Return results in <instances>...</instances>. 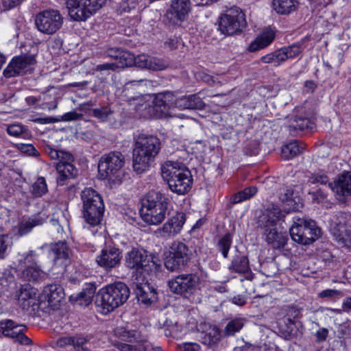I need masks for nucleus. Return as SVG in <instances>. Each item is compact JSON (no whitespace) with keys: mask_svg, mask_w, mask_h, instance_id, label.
I'll list each match as a JSON object with an SVG mask.
<instances>
[{"mask_svg":"<svg viewBox=\"0 0 351 351\" xmlns=\"http://www.w3.org/2000/svg\"><path fill=\"white\" fill-rule=\"evenodd\" d=\"M285 217L281 209L274 204H271L259 217L258 226L262 230L265 241L271 248L280 250L287 243L288 236L285 231L277 228L278 222Z\"/></svg>","mask_w":351,"mask_h":351,"instance_id":"nucleus-1","label":"nucleus"},{"mask_svg":"<svg viewBox=\"0 0 351 351\" xmlns=\"http://www.w3.org/2000/svg\"><path fill=\"white\" fill-rule=\"evenodd\" d=\"M161 149L160 140L154 135L139 134L135 138L133 169L137 173L147 171Z\"/></svg>","mask_w":351,"mask_h":351,"instance_id":"nucleus-2","label":"nucleus"},{"mask_svg":"<svg viewBox=\"0 0 351 351\" xmlns=\"http://www.w3.org/2000/svg\"><path fill=\"white\" fill-rule=\"evenodd\" d=\"M161 175L173 193L184 195L191 188L193 183L191 173L181 162L171 160L165 162L161 165Z\"/></svg>","mask_w":351,"mask_h":351,"instance_id":"nucleus-3","label":"nucleus"},{"mask_svg":"<svg viewBox=\"0 0 351 351\" xmlns=\"http://www.w3.org/2000/svg\"><path fill=\"white\" fill-rule=\"evenodd\" d=\"M130 291L123 282L117 281L99 290L96 304L103 314H107L123 305L128 300Z\"/></svg>","mask_w":351,"mask_h":351,"instance_id":"nucleus-4","label":"nucleus"},{"mask_svg":"<svg viewBox=\"0 0 351 351\" xmlns=\"http://www.w3.org/2000/svg\"><path fill=\"white\" fill-rule=\"evenodd\" d=\"M168 198L160 192L149 191L143 199L141 216L148 225L160 224L166 217Z\"/></svg>","mask_w":351,"mask_h":351,"instance_id":"nucleus-5","label":"nucleus"},{"mask_svg":"<svg viewBox=\"0 0 351 351\" xmlns=\"http://www.w3.org/2000/svg\"><path fill=\"white\" fill-rule=\"evenodd\" d=\"M114 335L121 340L128 342H136L131 345L120 341H115L114 346L120 351H163L160 347L154 346L147 339L143 338L136 330H128L124 328H117Z\"/></svg>","mask_w":351,"mask_h":351,"instance_id":"nucleus-6","label":"nucleus"},{"mask_svg":"<svg viewBox=\"0 0 351 351\" xmlns=\"http://www.w3.org/2000/svg\"><path fill=\"white\" fill-rule=\"evenodd\" d=\"M192 252L183 242L175 241L169 246L165 266L170 271H178L188 265Z\"/></svg>","mask_w":351,"mask_h":351,"instance_id":"nucleus-7","label":"nucleus"},{"mask_svg":"<svg viewBox=\"0 0 351 351\" xmlns=\"http://www.w3.org/2000/svg\"><path fill=\"white\" fill-rule=\"evenodd\" d=\"M245 14L239 9H230L218 21V30L224 36L241 34L246 27Z\"/></svg>","mask_w":351,"mask_h":351,"instance_id":"nucleus-8","label":"nucleus"},{"mask_svg":"<svg viewBox=\"0 0 351 351\" xmlns=\"http://www.w3.org/2000/svg\"><path fill=\"white\" fill-rule=\"evenodd\" d=\"M106 0H67L69 14L76 21H84L106 3Z\"/></svg>","mask_w":351,"mask_h":351,"instance_id":"nucleus-9","label":"nucleus"},{"mask_svg":"<svg viewBox=\"0 0 351 351\" xmlns=\"http://www.w3.org/2000/svg\"><path fill=\"white\" fill-rule=\"evenodd\" d=\"M125 265L129 269L136 270L134 276H142L143 272L152 271V268L160 269V264L156 263L154 261H149L147 252L143 249L132 248L127 252L125 256Z\"/></svg>","mask_w":351,"mask_h":351,"instance_id":"nucleus-10","label":"nucleus"},{"mask_svg":"<svg viewBox=\"0 0 351 351\" xmlns=\"http://www.w3.org/2000/svg\"><path fill=\"white\" fill-rule=\"evenodd\" d=\"M125 164V157L119 152H110L103 155L98 164V171L103 179H112Z\"/></svg>","mask_w":351,"mask_h":351,"instance_id":"nucleus-11","label":"nucleus"},{"mask_svg":"<svg viewBox=\"0 0 351 351\" xmlns=\"http://www.w3.org/2000/svg\"><path fill=\"white\" fill-rule=\"evenodd\" d=\"M199 278L197 275L182 274L168 281L170 291L174 293L188 297L196 290Z\"/></svg>","mask_w":351,"mask_h":351,"instance_id":"nucleus-12","label":"nucleus"},{"mask_svg":"<svg viewBox=\"0 0 351 351\" xmlns=\"http://www.w3.org/2000/svg\"><path fill=\"white\" fill-rule=\"evenodd\" d=\"M63 17L56 10H47L38 13L35 19L38 29L46 34H53L62 27Z\"/></svg>","mask_w":351,"mask_h":351,"instance_id":"nucleus-13","label":"nucleus"},{"mask_svg":"<svg viewBox=\"0 0 351 351\" xmlns=\"http://www.w3.org/2000/svg\"><path fill=\"white\" fill-rule=\"evenodd\" d=\"M26 330L25 326L19 324L12 319L0 321V331L4 337L21 345L29 346L32 344V341L25 335Z\"/></svg>","mask_w":351,"mask_h":351,"instance_id":"nucleus-14","label":"nucleus"},{"mask_svg":"<svg viewBox=\"0 0 351 351\" xmlns=\"http://www.w3.org/2000/svg\"><path fill=\"white\" fill-rule=\"evenodd\" d=\"M190 0H172L165 14V19L171 25H180L191 12Z\"/></svg>","mask_w":351,"mask_h":351,"instance_id":"nucleus-15","label":"nucleus"},{"mask_svg":"<svg viewBox=\"0 0 351 351\" xmlns=\"http://www.w3.org/2000/svg\"><path fill=\"white\" fill-rule=\"evenodd\" d=\"M36 64L34 55L23 54L12 59L3 71L5 77L23 75L33 69Z\"/></svg>","mask_w":351,"mask_h":351,"instance_id":"nucleus-16","label":"nucleus"},{"mask_svg":"<svg viewBox=\"0 0 351 351\" xmlns=\"http://www.w3.org/2000/svg\"><path fill=\"white\" fill-rule=\"evenodd\" d=\"M134 291L138 302L149 305L157 298L155 289L147 282L144 276H132Z\"/></svg>","mask_w":351,"mask_h":351,"instance_id":"nucleus-17","label":"nucleus"},{"mask_svg":"<svg viewBox=\"0 0 351 351\" xmlns=\"http://www.w3.org/2000/svg\"><path fill=\"white\" fill-rule=\"evenodd\" d=\"M335 198L341 203H346L351 199V172L346 171L340 174L333 182L328 184Z\"/></svg>","mask_w":351,"mask_h":351,"instance_id":"nucleus-18","label":"nucleus"},{"mask_svg":"<svg viewBox=\"0 0 351 351\" xmlns=\"http://www.w3.org/2000/svg\"><path fill=\"white\" fill-rule=\"evenodd\" d=\"M186 221V215L184 213H176L171 217L163 226L156 231L157 237L160 238H170L179 234Z\"/></svg>","mask_w":351,"mask_h":351,"instance_id":"nucleus-19","label":"nucleus"},{"mask_svg":"<svg viewBox=\"0 0 351 351\" xmlns=\"http://www.w3.org/2000/svg\"><path fill=\"white\" fill-rule=\"evenodd\" d=\"M122 258L121 250L115 247L107 246L101 250L96 258L99 266L106 271H110L120 265Z\"/></svg>","mask_w":351,"mask_h":351,"instance_id":"nucleus-20","label":"nucleus"},{"mask_svg":"<svg viewBox=\"0 0 351 351\" xmlns=\"http://www.w3.org/2000/svg\"><path fill=\"white\" fill-rule=\"evenodd\" d=\"M288 129L292 136L303 130H312L313 123L304 114L303 109H295L288 120Z\"/></svg>","mask_w":351,"mask_h":351,"instance_id":"nucleus-21","label":"nucleus"},{"mask_svg":"<svg viewBox=\"0 0 351 351\" xmlns=\"http://www.w3.org/2000/svg\"><path fill=\"white\" fill-rule=\"evenodd\" d=\"M49 247L50 256L53 258L55 265H66L69 262L71 250L65 241H58L54 243H51L49 245H44L40 249Z\"/></svg>","mask_w":351,"mask_h":351,"instance_id":"nucleus-22","label":"nucleus"},{"mask_svg":"<svg viewBox=\"0 0 351 351\" xmlns=\"http://www.w3.org/2000/svg\"><path fill=\"white\" fill-rule=\"evenodd\" d=\"M83 216L86 222L90 226H97L101 223L104 212L103 200L96 198L95 203L82 206Z\"/></svg>","mask_w":351,"mask_h":351,"instance_id":"nucleus-23","label":"nucleus"},{"mask_svg":"<svg viewBox=\"0 0 351 351\" xmlns=\"http://www.w3.org/2000/svg\"><path fill=\"white\" fill-rule=\"evenodd\" d=\"M153 104L154 110L159 112L157 117L167 115L169 109L173 106H175V95L169 91L159 93L156 95Z\"/></svg>","mask_w":351,"mask_h":351,"instance_id":"nucleus-24","label":"nucleus"},{"mask_svg":"<svg viewBox=\"0 0 351 351\" xmlns=\"http://www.w3.org/2000/svg\"><path fill=\"white\" fill-rule=\"evenodd\" d=\"M334 240L341 247L351 249V229L341 221L331 228Z\"/></svg>","mask_w":351,"mask_h":351,"instance_id":"nucleus-25","label":"nucleus"},{"mask_svg":"<svg viewBox=\"0 0 351 351\" xmlns=\"http://www.w3.org/2000/svg\"><path fill=\"white\" fill-rule=\"evenodd\" d=\"M205 104L202 98L196 94L175 97V107L180 109H203Z\"/></svg>","mask_w":351,"mask_h":351,"instance_id":"nucleus-26","label":"nucleus"},{"mask_svg":"<svg viewBox=\"0 0 351 351\" xmlns=\"http://www.w3.org/2000/svg\"><path fill=\"white\" fill-rule=\"evenodd\" d=\"M36 295V291L35 289L31 287L29 285H25L21 286L19 290L16 292V298L19 305L25 309L34 304L33 300Z\"/></svg>","mask_w":351,"mask_h":351,"instance_id":"nucleus-27","label":"nucleus"},{"mask_svg":"<svg viewBox=\"0 0 351 351\" xmlns=\"http://www.w3.org/2000/svg\"><path fill=\"white\" fill-rule=\"evenodd\" d=\"M275 38V32L271 28H267L260 34L252 42L248 49L250 51H256L269 45Z\"/></svg>","mask_w":351,"mask_h":351,"instance_id":"nucleus-28","label":"nucleus"},{"mask_svg":"<svg viewBox=\"0 0 351 351\" xmlns=\"http://www.w3.org/2000/svg\"><path fill=\"white\" fill-rule=\"evenodd\" d=\"M109 57L114 60V62L120 67H128L133 64L134 56L129 51L118 48H111L107 51Z\"/></svg>","mask_w":351,"mask_h":351,"instance_id":"nucleus-29","label":"nucleus"},{"mask_svg":"<svg viewBox=\"0 0 351 351\" xmlns=\"http://www.w3.org/2000/svg\"><path fill=\"white\" fill-rule=\"evenodd\" d=\"M43 297L51 305L56 306L64 298V289L60 285H49L44 288Z\"/></svg>","mask_w":351,"mask_h":351,"instance_id":"nucleus-30","label":"nucleus"},{"mask_svg":"<svg viewBox=\"0 0 351 351\" xmlns=\"http://www.w3.org/2000/svg\"><path fill=\"white\" fill-rule=\"evenodd\" d=\"M47 219L45 213H40L27 219H23L19 224V231L21 235L29 233L33 228L43 225Z\"/></svg>","mask_w":351,"mask_h":351,"instance_id":"nucleus-31","label":"nucleus"},{"mask_svg":"<svg viewBox=\"0 0 351 351\" xmlns=\"http://www.w3.org/2000/svg\"><path fill=\"white\" fill-rule=\"evenodd\" d=\"M229 268L232 271L244 274L247 280H252L254 278V275L249 267L248 259L245 256L235 257L232 260Z\"/></svg>","mask_w":351,"mask_h":351,"instance_id":"nucleus-32","label":"nucleus"},{"mask_svg":"<svg viewBox=\"0 0 351 351\" xmlns=\"http://www.w3.org/2000/svg\"><path fill=\"white\" fill-rule=\"evenodd\" d=\"M56 170L58 173L57 182L62 186L64 184L66 179L75 178L78 172L72 163L57 164Z\"/></svg>","mask_w":351,"mask_h":351,"instance_id":"nucleus-33","label":"nucleus"},{"mask_svg":"<svg viewBox=\"0 0 351 351\" xmlns=\"http://www.w3.org/2000/svg\"><path fill=\"white\" fill-rule=\"evenodd\" d=\"M321 234L322 230L316 225L315 221L311 219L306 220L303 245H307L313 243L321 237Z\"/></svg>","mask_w":351,"mask_h":351,"instance_id":"nucleus-34","label":"nucleus"},{"mask_svg":"<svg viewBox=\"0 0 351 351\" xmlns=\"http://www.w3.org/2000/svg\"><path fill=\"white\" fill-rule=\"evenodd\" d=\"M45 152L52 160H58L57 164L72 163L73 161V156L71 153L55 149L50 145H47L45 147Z\"/></svg>","mask_w":351,"mask_h":351,"instance_id":"nucleus-35","label":"nucleus"},{"mask_svg":"<svg viewBox=\"0 0 351 351\" xmlns=\"http://www.w3.org/2000/svg\"><path fill=\"white\" fill-rule=\"evenodd\" d=\"M306 226V219H298L289 228L290 236L293 241L303 245L304 236Z\"/></svg>","mask_w":351,"mask_h":351,"instance_id":"nucleus-36","label":"nucleus"},{"mask_svg":"<svg viewBox=\"0 0 351 351\" xmlns=\"http://www.w3.org/2000/svg\"><path fill=\"white\" fill-rule=\"evenodd\" d=\"M304 150L298 141H293L282 147L281 156L285 160H290L302 154Z\"/></svg>","mask_w":351,"mask_h":351,"instance_id":"nucleus-37","label":"nucleus"},{"mask_svg":"<svg viewBox=\"0 0 351 351\" xmlns=\"http://www.w3.org/2000/svg\"><path fill=\"white\" fill-rule=\"evenodd\" d=\"M274 10L280 14H289L295 11L298 5V0H273Z\"/></svg>","mask_w":351,"mask_h":351,"instance_id":"nucleus-38","label":"nucleus"},{"mask_svg":"<svg viewBox=\"0 0 351 351\" xmlns=\"http://www.w3.org/2000/svg\"><path fill=\"white\" fill-rule=\"evenodd\" d=\"M245 319L243 317H234L231 319L227 323L225 328V334L227 336H232L236 332H238L244 326L245 324Z\"/></svg>","mask_w":351,"mask_h":351,"instance_id":"nucleus-39","label":"nucleus"},{"mask_svg":"<svg viewBox=\"0 0 351 351\" xmlns=\"http://www.w3.org/2000/svg\"><path fill=\"white\" fill-rule=\"evenodd\" d=\"M43 274L42 270L36 265H28L22 273L23 278L28 282L38 281Z\"/></svg>","mask_w":351,"mask_h":351,"instance_id":"nucleus-40","label":"nucleus"},{"mask_svg":"<svg viewBox=\"0 0 351 351\" xmlns=\"http://www.w3.org/2000/svg\"><path fill=\"white\" fill-rule=\"evenodd\" d=\"M261 61L265 64H274V66H279L285 62L284 53L281 49H277L272 53H268L261 58Z\"/></svg>","mask_w":351,"mask_h":351,"instance_id":"nucleus-41","label":"nucleus"},{"mask_svg":"<svg viewBox=\"0 0 351 351\" xmlns=\"http://www.w3.org/2000/svg\"><path fill=\"white\" fill-rule=\"evenodd\" d=\"M96 198L99 200H103L101 195L90 187L84 189L81 193V199L83 206L95 203Z\"/></svg>","mask_w":351,"mask_h":351,"instance_id":"nucleus-42","label":"nucleus"},{"mask_svg":"<svg viewBox=\"0 0 351 351\" xmlns=\"http://www.w3.org/2000/svg\"><path fill=\"white\" fill-rule=\"evenodd\" d=\"M219 330L218 328L213 327L208 332L204 334L202 337V342L209 347H212L219 341Z\"/></svg>","mask_w":351,"mask_h":351,"instance_id":"nucleus-43","label":"nucleus"},{"mask_svg":"<svg viewBox=\"0 0 351 351\" xmlns=\"http://www.w3.org/2000/svg\"><path fill=\"white\" fill-rule=\"evenodd\" d=\"M257 189L254 186H251L239 191L233 195L230 201L232 204H238L244 200L248 199L256 194Z\"/></svg>","mask_w":351,"mask_h":351,"instance_id":"nucleus-44","label":"nucleus"},{"mask_svg":"<svg viewBox=\"0 0 351 351\" xmlns=\"http://www.w3.org/2000/svg\"><path fill=\"white\" fill-rule=\"evenodd\" d=\"M47 186L43 177H40L32 184L30 192L34 197H41L47 192Z\"/></svg>","mask_w":351,"mask_h":351,"instance_id":"nucleus-45","label":"nucleus"},{"mask_svg":"<svg viewBox=\"0 0 351 351\" xmlns=\"http://www.w3.org/2000/svg\"><path fill=\"white\" fill-rule=\"evenodd\" d=\"M232 245V236L230 233L226 234L218 242V248L224 258L228 257L230 247Z\"/></svg>","mask_w":351,"mask_h":351,"instance_id":"nucleus-46","label":"nucleus"},{"mask_svg":"<svg viewBox=\"0 0 351 351\" xmlns=\"http://www.w3.org/2000/svg\"><path fill=\"white\" fill-rule=\"evenodd\" d=\"M281 51L284 53V59L286 61L289 58H293L298 56L301 50L300 44H293L292 45L280 48Z\"/></svg>","mask_w":351,"mask_h":351,"instance_id":"nucleus-47","label":"nucleus"},{"mask_svg":"<svg viewBox=\"0 0 351 351\" xmlns=\"http://www.w3.org/2000/svg\"><path fill=\"white\" fill-rule=\"evenodd\" d=\"M112 113L111 109L106 106L93 110V115L101 121H107Z\"/></svg>","mask_w":351,"mask_h":351,"instance_id":"nucleus-48","label":"nucleus"},{"mask_svg":"<svg viewBox=\"0 0 351 351\" xmlns=\"http://www.w3.org/2000/svg\"><path fill=\"white\" fill-rule=\"evenodd\" d=\"M149 69L160 71L168 66L169 63L162 59L150 56Z\"/></svg>","mask_w":351,"mask_h":351,"instance_id":"nucleus-49","label":"nucleus"},{"mask_svg":"<svg viewBox=\"0 0 351 351\" xmlns=\"http://www.w3.org/2000/svg\"><path fill=\"white\" fill-rule=\"evenodd\" d=\"M14 284V276L10 269H5L0 273V284L3 286H7L10 284Z\"/></svg>","mask_w":351,"mask_h":351,"instance_id":"nucleus-50","label":"nucleus"},{"mask_svg":"<svg viewBox=\"0 0 351 351\" xmlns=\"http://www.w3.org/2000/svg\"><path fill=\"white\" fill-rule=\"evenodd\" d=\"M309 195L311 197L312 200L313 202L317 203V204H322V203H327V197L328 195L327 193L322 189H319L316 190L315 191L309 192Z\"/></svg>","mask_w":351,"mask_h":351,"instance_id":"nucleus-51","label":"nucleus"},{"mask_svg":"<svg viewBox=\"0 0 351 351\" xmlns=\"http://www.w3.org/2000/svg\"><path fill=\"white\" fill-rule=\"evenodd\" d=\"M150 56L145 54H141L134 57L133 63L141 69H148L150 63Z\"/></svg>","mask_w":351,"mask_h":351,"instance_id":"nucleus-52","label":"nucleus"},{"mask_svg":"<svg viewBox=\"0 0 351 351\" xmlns=\"http://www.w3.org/2000/svg\"><path fill=\"white\" fill-rule=\"evenodd\" d=\"M312 184L319 183L321 184H326L329 182L328 176L322 172L312 174L308 179Z\"/></svg>","mask_w":351,"mask_h":351,"instance_id":"nucleus-53","label":"nucleus"},{"mask_svg":"<svg viewBox=\"0 0 351 351\" xmlns=\"http://www.w3.org/2000/svg\"><path fill=\"white\" fill-rule=\"evenodd\" d=\"M83 294L86 295L85 303L90 304L93 298V296L96 291V286L93 283L86 284L84 288Z\"/></svg>","mask_w":351,"mask_h":351,"instance_id":"nucleus-54","label":"nucleus"},{"mask_svg":"<svg viewBox=\"0 0 351 351\" xmlns=\"http://www.w3.org/2000/svg\"><path fill=\"white\" fill-rule=\"evenodd\" d=\"M295 324L291 323L289 325L284 326L280 324V330L285 339H290L295 335Z\"/></svg>","mask_w":351,"mask_h":351,"instance_id":"nucleus-55","label":"nucleus"},{"mask_svg":"<svg viewBox=\"0 0 351 351\" xmlns=\"http://www.w3.org/2000/svg\"><path fill=\"white\" fill-rule=\"evenodd\" d=\"M7 132L13 136L25 135V129L20 124H12L7 128Z\"/></svg>","mask_w":351,"mask_h":351,"instance_id":"nucleus-56","label":"nucleus"},{"mask_svg":"<svg viewBox=\"0 0 351 351\" xmlns=\"http://www.w3.org/2000/svg\"><path fill=\"white\" fill-rule=\"evenodd\" d=\"M19 149L28 156H37L38 152L32 144L19 143L17 144Z\"/></svg>","mask_w":351,"mask_h":351,"instance_id":"nucleus-57","label":"nucleus"},{"mask_svg":"<svg viewBox=\"0 0 351 351\" xmlns=\"http://www.w3.org/2000/svg\"><path fill=\"white\" fill-rule=\"evenodd\" d=\"M23 0H0V8L4 11L19 5Z\"/></svg>","mask_w":351,"mask_h":351,"instance_id":"nucleus-58","label":"nucleus"},{"mask_svg":"<svg viewBox=\"0 0 351 351\" xmlns=\"http://www.w3.org/2000/svg\"><path fill=\"white\" fill-rule=\"evenodd\" d=\"M35 256L36 252L33 250H31L26 254L23 260L20 261V264L26 267L28 265H35Z\"/></svg>","mask_w":351,"mask_h":351,"instance_id":"nucleus-59","label":"nucleus"},{"mask_svg":"<svg viewBox=\"0 0 351 351\" xmlns=\"http://www.w3.org/2000/svg\"><path fill=\"white\" fill-rule=\"evenodd\" d=\"M328 330L326 328H321L317 330L315 334V341L317 343L325 341L328 336Z\"/></svg>","mask_w":351,"mask_h":351,"instance_id":"nucleus-60","label":"nucleus"},{"mask_svg":"<svg viewBox=\"0 0 351 351\" xmlns=\"http://www.w3.org/2000/svg\"><path fill=\"white\" fill-rule=\"evenodd\" d=\"M118 68L121 67L118 66V64L114 62H112L98 64L96 66L95 70L97 71H114Z\"/></svg>","mask_w":351,"mask_h":351,"instance_id":"nucleus-61","label":"nucleus"},{"mask_svg":"<svg viewBox=\"0 0 351 351\" xmlns=\"http://www.w3.org/2000/svg\"><path fill=\"white\" fill-rule=\"evenodd\" d=\"M73 343H72V346L78 350L81 348H82L83 346L88 342V339L86 337L80 335L73 336Z\"/></svg>","mask_w":351,"mask_h":351,"instance_id":"nucleus-62","label":"nucleus"},{"mask_svg":"<svg viewBox=\"0 0 351 351\" xmlns=\"http://www.w3.org/2000/svg\"><path fill=\"white\" fill-rule=\"evenodd\" d=\"M341 292L336 289H326L319 293L322 298H332L339 295Z\"/></svg>","mask_w":351,"mask_h":351,"instance_id":"nucleus-63","label":"nucleus"},{"mask_svg":"<svg viewBox=\"0 0 351 351\" xmlns=\"http://www.w3.org/2000/svg\"><path fill=\"white\" fill-rule=\"evenodd\" d=\"M72 343H73V337L65 336L59 338L56 341V345L60 348H64L67 346H72Z\"/></svg>","mask_w":351,"mask_h":351,"instance_id":"nucleus-64","label":"nucleus"}]
</instances>
